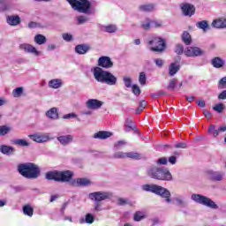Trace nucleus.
<instances>
[{
  "instance_id": "nucleus-63",
  "label": "nucleus",
  "mask_w": 226,
  "mask_h": 226,
  "mask_svg": "<svg viewBox=\"0 0 226 226\" xmlns=\"http://www.w3.org/2000/svg\"><path fill=\"white\" fill-rule=\"evenodd\" d=\"M94 210L95 211H102V203H100L98 201H95Z\"/></svg>"
},
{
  "instance_id": "nucleus-32",
  "label": "nucleus",
  "mask_w": 226,
  "mask_h": 226,
  "mask_svg": "<svg viewBox=\"0 0 226 226\" xmlns=\"http://www.w3.org/2000/svg\"><path fill=\"white\" fill-rule=\"evenodd\" d=\"M182 40L185 45H190V43H192V35H190L188 32H184Z\"/></svg>"
},
{
  "instance_id": "nucleus-12",
  "label": "nucleus",
  "mask_w": 226,
  "mask_h": 226,
  "mask_svg": "<svg viewBox=\"0 0 226 226\" xmlns=\"http://www.w3.org/2000/svg\"><path fill=\"white\" fill-rule=\"evenodd\" d=\"M181 10L185 17H192L195 13V7L190 4H182Z\"/></svg>"
},
{
  "instance_id": "nucleus-19",
  "label": "nucleus",
  "mask_w": 226,
  "mask_h": 226,
  "mask_svg": "<svg viewBox=\"0 0 226 226\" xmlns=\"http://www.w3.org/2000/svg\"><path fill=\"white\" fill-rule=\"evenodd\" d=\"M73 186H89L91 185V181L87 178H77L72 182Z\"/></svg>"
},
{
  "instance_id": "nucleus-20",
  "label": "nucleus",
  "mask_w": 226,
  "mask_h": 226,
  "mask_svg": "<svg viewBox=\"0 0 226 226\" xmlns=\"http://www.w3.org/2000/svg\"><path fill=\"white\" fill-rule=\"evenodd\" d=\"M109 137H112V132L107 131H100L94 134V139H99L101 140H104Z\"/></svg>"
},
{
  "instance_id": "nucleus-5",
  "label": "nucleus",
  "mask_w": 226,
  "mask_h": 226,
  "mask_svg": "<svg viewBox=\"0 0 226 226\" xmlns=\"http://www.w3.org/2000/svg\"><path fill=\"white\" fill-rule=\"evenodd\" d=\"M73 173L70 170L66 171H49L46 173V179L54 181H62V183H66L72 179Z\"/></svg>"
},
{
  "instance_id": "nucleus-39",
  "label": "nucleus",
  "mask_w": 226,
  "mask_h": 226,
  "mask_svg": "<svg viewBox=\"0 0 226 226\" xmlns=\"http://www.w3.org/2000/svg\"><path fill=\"white\" fill-rule=\"evenodd\" d=\"M139 10L140 11H153V10H154V5L152 4L140 5Z\"/></svg>"
},
{
  "instance_id": "nucleus-47",
  "label": "nucleus",
  "mask_w": 226,
  "mask_h": 226,
  "mask_svg": "<svg viewBox=\"0 0 226 226\" xmlns=\"http://www.w3.org/2000/svg\"><path fill=\"white\" fill-rule=\"evenodd\" d=\"M113 158L124 159V158H126V153H124V152H116L113 154Z\"/></svg>"
},
{
  "instance_id": "nucleus-43",
  "label": "nucleus",
  "mask_w": 226,
  "mask_h": 226,
  "mask_svg": "<svg viewBox=\"0 0 226 226\" xmlns=\"http://www.w3.org/2000/svg\"><path fill=\"white\" fill-rule=\"evenodd\" d=\"M147 105V102L146 101H142L139 103V106L138 107V109H136V114H140V112H142V110L146 109Z\"/></svg>"
},
{
  "instance_id": "nucleus-6",
  "label": "nucleus",
  "mask_w": 226,
  "mask_h": 226,
  "mask_svg": "<svg viewBox=\"0 0 226 226\" xmlns=\"http://www.w3.org/2000/svg\"><path fill=\"white\" fill-rule=\"evenodd\" d=\"M191 199L197 204L207 206V207H210L211 209H218V205H216V203L213 201L211 199L204 195L192 194Z\"/></svg>"
},
{
  "instance_id": "nucleus-55",
  "label": "nucleus",
  "mask_w": 226,
  "mask_h": 226,
  "mask_svg": "<svg viewBox=\"0 0 226 226\" xmlns=\"http://www.w3.org/2000/svg\"><path fill=\"white\" fill-rule=\"evenodd\" d=\"M75 117H77V114L69 113V114L64 115L63 119H73Z\"/></svg>"
},
{
  "instance_id": "nucleus-14",
  "label": "nucleus",
  "mask_w": 226,
  "mask_h": 226,
  "mask_svg": "<svg viewBox=\"0 0 226 226\" xmlns=\"http://www.w3.org/2000/svg\"><path fill=\"white\" fill-rule=\"evenodd\" d=\"M86 105L87 109H90L92 110H96L102 108V105H103V102L96 99H90L87 102Z\"/></svg>"
},
{
  "instance_id": "nucleus-54",
  "label": "nucleus",
  "mask_w": 226,
  "mask_h": 226,
  "mask_svg": "<svg viewBox=\"0 0 226 226\" xmlns=\"http://www.w3.org/2000/svg\"><path fill=\"white\" fill-rule=\"evenodd\" d=\"M132 93L136 96H139V94H140V88L139 87V86H137V85L132 86Z\"/></svg>"
},
{
  "instance_id": "nucleus-22",
  "label": "nucleus",
  "mask_w": 226,
  "mask_h": 226,
  "mask_svg": "<svg viewBox=\"0 0 226 226\" xmlns=\"http://www.w3.org/2000/svg\"><path fill=\"white\" fill-rule=\"evenodd\" d=\"M0 153H2V154H6L7 156H10V154H13V153H15V148L13 147L1 145Z\"/></svg>"
},
{
  "instance_id": "nucleus-51",
  "label": "nucleus",
  "mask_w": 226,
  "mask_h": 226,
  "mask_svg": "<svg viewBox=\"0 0 226 226\" xmlns=\"http://www.w3.org/2000/svg\"><path fill=\"white\" fill-rule=\"evenodd\" d=\"M118 206H126V204H130V201H128L127 199L124 198H119L117 200Z\"/></svg>"
},
{
  "instance_id": "nucleus-36",
  "label": "nucleus",
  "mask_w": 226,
  "mask_h": 226,
  "mask_svg": "<svg viewBox=\"0 0 226 226\" xmlns=\"http://www.w3.org/2000/svg\"><path fill=\"white\" fill-rule=\"evenodd\" d=\"M22 93H24V87H17L12 91V96L14 98H20V96H22Z\"/></svg>"
},
{
  "instance_id": "nucleus-38",
  "label": "nucleus",
  "mask_w": 226,
  "mask_h": 226,
  "mask_svg": "<svg viewBox=\"0 0 226 226\" xmlns=\"http://www.w3.org/2000/svg\"><path fill=\"white\" fill-rule=\"evenodd\" d=\"M13 144H15V146H21V147H27L29 146V142L26 139H15Z\"/></svg>"
},
{
  "instance_id": "nucleus-42",
  "label": "nucleus",
  "mask_w": 226,
  "mask_h": 226,
  "mask_svg": "<svg viewBox=\"0 0 226 226\" xmlns=\"http://www.w3.org/2000/svg\"><path fill=\"white\" fill-rule=\"evenodd\" d=\"M176 86H177V79H172L170 80V84L167 87L170 91H174L176 89Z\"/></svg>"
},
{
  "instance_id": "nucleus-35",
  "label": "nucleus",
  "mask_w": 226,
  "mask_h": 226,
  "mask_svg": "<svg viewBox=\"0 0 226 226\" xmlns=\"http://www.w3.org/2000/svg\"><path fill=\"white\" fill-rule=\"evenodd\" d=\"M133 119H132V117H129L126 119L124 126H125V132H130L132 130H133Z\"/></svg>"
},
{
  "instance_id": "nucleus-57",
  "label": "nucleus",
  "mask_w": 226,
  "mask_h": 226,
  "mask_svg": "<svg viewBox=\"0 0 226 226\" xmlns=\"http://www.w3.org/2000/svg\"><path fill=\"white\" fill-rule=\"evenodd\" d=\"M167 158H165V157H162V158H160L157 162H156V163L158 164V165H167Z\"/></svg>"
},
{
  "instance_id": "nucleus-24",
  "label": "nucleus",
  "mask_w": 226,
  "mask_h": 226,
  "mask_svg": "<svg viewBox=\"0 0 226 226\" xmlns=\"http://www.w3.org/2000/svg\"><path fill=\"white\" fill-rule=\"evenodd\" d=\"M46 116L47 117H49V119H58L59 113H57V108H51L46 112Z\"/></svg>"
},
{
  "instance_id": "nucleus-10",
  "label": "nucleus",
  "mask_w": 226,
  "mask_h": 226,
  "mask_svg": "<svg viewBox=\"0 0 226 226\" xmlns=\"http://www.w3.org/2000/svg\"><path fill=\"white\" fill-rule=\"evenodd\" d=\"M184 54L187 57H195L197 56H202V54H204V50L198 47H187L184 50Z\"/></svg>"
},
{
  "instance_id": "nucleus-8",
  "label": "nucleus",
  "mask_w": 226,
  "mask_h": 226,
  "mask_svg": "<svg viewBox=\"0 0 226 226\" xmlns=\"http://www.w3.org/2000/svg\"><path fill=\"white\" fill-rule=\"evenodd\" d=\"M148 45H152L150 50L153 52H163L165 50V41L160 37H154L148 42Z\"/></svg>"
},
{
  "instance_id": "nucleus-27",
  "label": "nucleus",
  "mask_w": 226,
  "mask_h": 226,
  "mask_svg": "<svg viewBox=\"0 0 226 226\" xmlns=\"http://www.w3.org/2000/svg\"><path fill=\"white\" fill-rule=\"evenodd\" d=\"M75 50L77 54H87L89 51V46L85 44H79L76 46Z\"/></svg>"
},
{
  "instance_id": "nucleus-7",
  "label": "nucleus",
  "mask_w": 226,
  "mask_h": 226,
  "mask_svg": "<svg viewBox=\"0 0 226 226\" xmlns=\"http://www.w3.org/2000/svg\"><path fill=\"white\" fill-rule=\"evenodd\" d=\"M73 10L80 13H87L91 8V3L87 0H67Z\"/></svg>"
},
{
  "instance_id": "nucleus-37",
  "label": "nucleus",
  "mask_w": 226,
  "mask_h": 226,
  "mask_svg": "<svg viewBox=\"0 0 226 226\" xmlns=\"http://www.w3.org/2000/svg\"><path fill=\"white\" fill-rule=\"evenodd\" d=\"M208 133H210V135H213V137H216L217 135H220V131L216 129V126L215 124H211L208 128Z\"/></svg>"
},
{
  "instance_id": "nucleus-60",
  "label": "nucleus",
  "mask_w": 226,
  "mask_h": 226,
  "mask_svg": "<svg viewBox=\"0 0 226 226\" xmlns=\"http://www.w3.org/2000/svg\"><path fill=\"white\" fill-rule=\"evenodd\" d=\"M63 38L64 40H65V41H72V34H63Z\"/></svg>"
},
{
  "instance_id": "nucleus-40",
  "label": "nucleus",
  "mask_w": 226,
  "mask_h": 226,
  "mask_svg": "<svg viewBox=\"0 0 226 226\" xmlns=\"http://www.w3.org/2000/svg\"><path fill=\"white\" fill-rule=\"evenodd\" d=\"M11 8V4L8 2L2 1L0 2V11H6V10H10Z\"/></svg>"
},
{
  "instance_id": "nucleus-15",
  "label": "nucleus",
  "mask_w": 226,
  "mask_h": 226,
  "mask_svg": "<svg viewBox=\"0 0 226 226\" xmlns=\"http://www.w3.org/2000/svg\"><path fill=\"white\" fill-rule=\"evenodd\" d=\"M98 64L102 68H112L114 66V63H112V60H110V57L109 56H102L98 60Z\"/></svg>"
},
{
  "instance_id": "nucleus-31",
  "label": "nucleus",
  "mask_w": 226,
  "mask_h": 226,
  "mask_svg": "<svg viewBox=\"0 0 226 226\" xmlns=\"http://www.w3.org/2000/svg\"><path fill=\"white\" fill-rule=\"evenodd\" d=\"M23 213L24 215H26V216H33L34 213V209H33V207L29 205H26L25 207H23Z\"/></svg>"
},
{
  "instance_id": "nucleus-16",
  "label": "nucleus",
  "mask_w": 226,
  "mask_h": 226,
  "mask_svg": "<svg viewBox=\"0 0 226 226\" xmlns=\"http://www.w3.org/2000/svg\"><path fill=\"white\" fill-rule=\"evenodd\" d=\"M19 49L21 50H24L25 52H27L28 54H34V56H40V51L34 48V46L31 44H21L19 46Z\"/></svg>"
},
{
  "instance_id": "nucleus-41",
  "label": "nucleus",
  "mask_w": 226,
  "mask_h": 226,
  "mask_svg": "<svg viewBox=\"0 0 226 226\" xmlns=\"http://www.w3.org/2000/svg\"><path fill=\"white\" fill-rule=\"evenodd\" d=\"M141 27L147 31V29H151V19H146L142 23H141Z\"/></svg>"
},
{
  "instance_id": "nucleus-13",
  "label": "nucleus",
  "mask_w": 226,
  "mask_h": 226,
  "mask_svg": "<svg viewBox=\"0 0 226 226\" xmlns=\"http://www.w3.org/2000/svg\"><path fill=\"white\" fill-rule=\"evenodd\" d=\"M208 179L211 181H223V177L225 173L222 171H208L207 172Z\"/></svg>"
},
{
  "instance_id": "nucleus-17",
  "label": "nucleus",
  "mask_w": 226,
  "mask_h": 226,
  "mask_svg": "<svg viewBox=\"0 0 226 226\" xmlns=\"http://www.w3.org/2000/svg\"><path fill=\"white\" fill-rule=\"evenodd\" d=\"M58 142L62 144V146H68V144H72L73 142V136L72 135H63L57 137Z\"/></svg>"
},
{
  "instance_id": "nucleus-45",
  "label": "nucleus",
  "mask_w": 226,
  "mask_h": 226,
  "mask_svg": "<svg viewBox=\"0 0 226 226\" xmlns=\"http://www.w3.org/2000/svg\"><path fill=\"white\" fill-rule=\"evenodd\" d=\"M146 72H140L139 77V82L141 84V86H146Z\"/></svg>"
},
{
  "instance_id": "nucleus-33",
  "label": "nucleus",
  "mask_w": 226,
  "mask_h": 226,
  "mask_svg": "<svg viewBox=\"0 0 226 226\" xmlns=\"http://www.w3.org/2000/svg\"><path fill=\"white\" fill-rule=\"evenodd\" d=\"M49 86L53 89H58V87H61V79H52L49 82Z\"/></svg>"
},
{
  "instance_id": "nucleus-18",
  "label": "nucleus",
  "mask_w": 226,
  "mask_h": 226,
  "mask_svg": "<svg viewBox=\"0 0 226 226\" xmlns=\"http://www.w3.org/2000/svg\"><path fill=\"white\" fill-rule=\"evenodd\" d=\"M213 27H216L217 29H224L226 27V19L225 18H220L217 19H215L212 22Z\"/></svg>"
},
{
  "instance_id": "nucleus-48",
  "label": "nucleus",
  "mask_w": 226,
  "mask_h": 226,
  "mask_svg": "<svg viewBox=\"0 0 226 226\" xmlns=\"http://www.w3.org/2000/svg\"><path fill=\"white\" fill-rule=\"evenodd\" d=\"M175 52L178 56H181V54H183V52H185V48H183V45L178 44V45L176 46Z\"/></svg>"
},
{
  "instance_id": "nucleus-59",
  "label": "nucleus",
  "mask_w": 226,
  "mask_h": 226,
  "mask_svg": "<svg viewBox=\"0 0 226 226\" xmlns=\"http://www.w3.org/2000/svg\"><path fill=\"white\" fill-rule=\"evenodd\" d=\"M78 22L79 24H84L85 22H87V19L84 16L78 17Z\"/></svg>"
},
{
  "instance_id": "nucleus-61",
  "label": "nucleus",
  "mask_w": 226,
  "mask_h": 226,
  "mask_svg": "<svg viewBox=\"0 0 226 226\" xmlns=\"http://www.w3.org/2000/svg\"><path fill=\"white\" fill-rule=\"evenodd\" d=\"M154 63L156 64V66H163V60L162 59H160V58H156L154 59Z\"/></svg>"
},
{
  "instance_id": "nucleus-34",
  "label": "nucleus",
  "mask_w": 226,
  "mask_h": 226,
  "mask_svg": "<svg viewBox=\"0 0 226 226\" xmlns=\"http://www.w3.org/2000/svg\"><path fill=\"white\" fill-rule=\"evenodd\" d=\"M125 158H131L132 160H140V154L135 152L125 153Z\"/></svg>"
},
{
  "instance_id": "nucleus-26",
  "label": "nucleus",
  "mask_w": 226,
  "mask_h": 226,
  "mask_svg": "<svg viewBox=\"0 0 226 226\" xmlns=\"http://www.w3.org/2000/svg\"><path fill=\"white\" fill-rule=\"evenodd\" d=\"M101 31L104 33H116L117 31V26L116 25H108L101 26Z\"/></svg>"
},
{
  "instance_id": "nucleus-4",
  "label": "nucleus",
  "mask_w": 226,
  "mask_h": 226,
  "mask_svg": "<svg viewBox=\"0 0 226 226\" xmlns=\"http://www.w3.org/2000/svg\"><path fill=\"white\" fill-rule=\"evenodd\" d=\"M142 190H144V192H151L152 193H155V195H160V197L165 199L168 204L172 202V200H170V191L162 186L158 185H144Z\"/></svg>"
},
{
  "instance_id": "nucleus-62",
  "label": "nucleus",
  "mask_w": 226,
  "mask_h": 226,
  "mask_svg": "<svg viewBox=\"0 0 226 226\" xmlns=\"http://www.w3.org/2000/svg\"><path fill=\"white\" fill-rule=\"evenodd\" d=\"M219 100H226V90H223L219 95H218Z\"/></svg>"
},
{
  "instance_id": "nucleus-30",
  "label": "nucleus",
  "mask_w": 226,
  "mask_h": 226,
  "mask_svg": "<svg viewBox=\"0 0 226 226\" xmlns=\"http://www.w3.org/2000/svg\"><path fill=\"white\" fill-rule=\"evenodd\" d=\"M10 132H11V127L8 125L0 126V137H4V135H7V133H10Z\"/></svg>"
},
{
  "instance_id": "nucleus-64",
  "label": "nucleus",
  "mask_w": 226,
  "mask_h": 226,
  "mask_svg": "<svg viewBox=\"0 0 226 226\" xmlns=\"http://www.w3.org/2000/svg\"><path fill=\"white\" fill-rule=\"evenodd\" d=\"M205 117H207V119H211V117H213V115L211 114V112L207 111V110H205L203 112Z\"/></svg>"
},
{
  "instance_id": "nucleus-2",
  "label": "nucleus",
  "mask_w": 226,
  "mask_h": 226,
  "mask_svg": "<svg viewBox=\"0 0 226 226\" xmlns=\"http://www.w3.org/2000/svg\"><path fill=\"white\" fill-rule=\"evenodd\" d=\"M18 170L23 177H26L27 179H36L40 176V168L31 162L19 164Z\"/></svg>"
},
{
  "instance_id": "nucleus-23",
  "label": "nucleus",
  "mask_w": 226,
  "mask_h": 226,
  "mask_svg": "<svg viewBox=\"0 0 226 226\" xmlns=\"http://www.w3.org/2000/svg\"><path fill=\"white\" fill-rule=\"evenodd\" d=\"M179 70H181V65H179L176 63L170 64L169 66L170 76L174 77V75H176V73H177V72H179Z\"/></svg>"
},
{
  "instance_id": "nucleus-1",
  "label": "nucleus",
  "mask_w": 226,
  "mask_h": 226,
  "mask_svg": "<svg viewBox=\"0 0 226 226\" xmlns=\"http://www.w3.org/2000/svg\"><path fill=\"white\" fill-rule=\"evenodd\" d=\"M94 78L97 82L102 84H108V86H116L117 84V78L109 72L103 71L101 67H95L94 69Z\"/></svg>"
},
{
  "instance_id": "nucleus-56",
  "label": "nucleus",
  "mask_w": 226,
  "mask_h": 226,
  "mask_svg": "<svg viewBox=\"0 0 226 226\" xmlns=\"http://www.w3.org/2000/svg\"><path fill=\"white\" fill-rule=\"evenodd\" d=\"M151 27L153 28L162 27V21H151Z\"/></svg>"
},
{
  "instance_id": "nucleus-53",
  "label": "nucleus",
  "mask_w": 226,
  "mask_h": 226,
  "mask_svg": "<svg viewBox=\"0 0 226 226\" xmlns=\"http://www.w3.org/2000/svg\"><path fill=\"white\" fill-rule=\"evenodd\" d=\"M219 88L220 89H226V77L222 78L219 81Z\"/></svg>"
},
{
  "instance_id": "nucleus-44",
  "label": "nucleus",
  "mask_w": 226,
  "mask_h": 226,
  "mask_svg": "<svg viewBox=\"0 0 226 226\" xmlns=\"http://www.w3.org/2000/svg\"><path fill=\"white\" fill-rule=\"evenodd\" d=\"M175 200H176L177 206H181L182 207H185L186 206V203L185 202V200L181 196L176 197Z\"/></svg>"
},
{
  "instance_id": "nucleus-58",
  "label": "nucleus",
  "mask_w": 226,
  "mask_h": 226,
  "mask_svg": "<svg viewBox=\"0 0 226 226\" xmlns=\"http://www.w3.org/2000/svg\"><path fill=\"white\" fill-rule=\"evenodd\" d=\"M175 147H177V149H179V148H181V149H186V143H185V142L177 143V144L175 145Z\"/></svg>"
},
{
  "instance_id": "nucleus-28",
  "label": "nucleus",
  "mask_w": 226,
  "mask_h": 226,
  "mask_svg": "<svg viewBox=\"0 0 226 226\" xmlns=\"http://www.w3.org/2000/svg\"><path fill=\"white\" fill-rule=\"evenodd\" d=\"M223 64H225V62H223L220 57H215L212 59V65L214 68H222Z\"/></svg>"
},
{
  "instance_id": "nucleus-25",
  "label": "nucleus",
  "mask_w": 226,
  "mask_h": 226,
  "mask_svg": "<svg viewBox=\"0 0 226 226\" xmlns=\"http://www.w3.org/2000/svg\"><path fill=\"white\" fill-rule=\"evenodd\" d=\"M197 27H199V29H202V31H204V33H206L207 31H209L211 29V27L209 26V23L207 22V20H202V21H199L196 24Z\"/></svg>"
},
{
  "instance_id": "nucleus-50",
  "label": "nucleus",
  "mask_w": 226,
  "mask_h": 226,
  "mask_svg": "<svg viewBox=\"0 0 226 226\" xmlns=\"http://www.w3.org/2000/svg\"><path fill=\"white\" fill-rule=\"evenodd\" d=\"M125 87H132V78L124 77L123 78Z\"/></svg>"
},
{
  "instance_id": "nucleus-49",
  "label": "nucleus",
  "mask_w": 226,
  "mask_h": 226,
  "mask_svg": "<svg viewBox=\"0 0 226 226\" xmlns=\"http://www.w3.org/2000/svg\"><path fill=\"white\" fill-rule=\"evenodd\" d=\"M144 218V214L142 212H136L134 214L135 222H140Z\"/></svg>"
},
{
  "instance_id": "nucleus-21",
  "label": "nucleus",
  "mask_w": 226,
  "mask_h": 226,
  "mask_svg": "<svg viewBox=\"0 0 226 226\" xmlns=\"http://www.w3.org/2000/svg\"><path fill=\"white\" fill-rule=\"evenodd\" d=\"M9 26H19L20 24V17L19 15H11L6 18Z\"/></svg>"
},
{
  "instance_id": "nucleus-9",
  "label": "nucleus",
  "mask_w": 226,
  "mask_h": 226,
  "mask_svg": "<svg viewBox=\"0 0 226 226\" xmlns=\"http://www.w3.org/2000/svg\"><path fill=\"white\" fill-rule=\"evenodd\" d=\"M112 197V193L105 192H95L89 194V199L92 200H95V202H102V200H107V199H110Z\"/></svg>"
},
{
  "instance_id": "nucleus-52",
  "label": "nucleus",
  "mask_w": 226,
  "mask_h": 226,
  "mask_svg": "<svg viewBox=\"0 0 226 226\" xmlns=\"http://www.w3.org/2000/svg\"><path fill=\"white\" fill-rule=\"evenodd\" d=\"M85 220L86 223H93V222H94V217L91 214H87Z\"/></svg>"
},
{
  "instance_id": "nucleus-11",
  "label": "nucleus",
  "mask_w": 226,
  "mask_h": 226,
  "mask_svg": "<svg viewBox=\"0 0 226 226\" xmlns=\"http://www.w3.org/2000/svg\"><path fill=\"white\" fill-rule=\"evenodd\" d=\"M29 138L34 140V142H38L39 144H41L43 142H49V140H50V137L49 136V134L43 133L31 134L29 135Z\"/></svg>"
},
{
  "instance_id": "nucleus-46",
  "label": "nucleus",
  "mask_w": 226,
  "mask_h": 226,
  "mask_svg": "<svg viewBox=\"0 0 226 226\" xmlns=\"http://www.w3.org/2000/svg\"><path fill=\"white\" fill-rule=\"evenodd\" d=\"M223 109H225V105H223V103H219L214 107V110H215V112H219V114L223 112Z\"/></svg>"
},
{
  "instance_id": "nucleus-29",
  "label": "nucleus",
  "mask_w": 226,
  "mask_h": 226,
  "mask_svg": "<svg viewBox=\"0 0 226 226\" xmlns=\"http://www.w3.org/2000/svg\"><path fill=\"white\" fill-rule=\"evenodd\" d=\"M34 41L37 43V45H43L47 43V37H45L43 34H37L34 37Z\"/></svg>"
},
{
  "instance_id": "nucleus-3",
  "label": "nucleus",
  "mask_w": 226,
  "mask_h": 226,
  "mask_svg": "<svg viewBox=\"0 0 226 226\" xmlns=\"http://www.w3.org/2000/svg\"><path fill=\"white\" fill-rule=\"evenodd\" d=\"M147 176L159 181H172V174L164 168L150 167L147 170Z\"/></svg>"
}]
</instances>
